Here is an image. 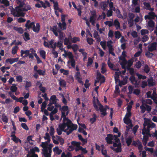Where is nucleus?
<instances>
[{
	"instance_id": "b1692460",
	"label": "nucleus",
	"mask_w": 157,
	"mask_h": 157,
	"mask_svg": "<svg viewBox=\"0 0 157 157\" xmlns=\"http://www.w3.org/2000/svg\"><path fill=\"white\" fill-rule=\"evenodd\" d=\"M17 85L15 84H12V86L10 87V90L12 92H15L17 90V87L16 86Z\"/></svg>"
},
{
	"instance_id": "412c9836",
	"label": "nucleus",
	"mask_w": 157,
	"mask_h": 157,
	"mask_svg": "<svg viewBox=\"0 0 157 157\" xmlns=\"http://www.w3.org/2000/svg\"><path fill=\"white\" fill-rule=\"evenodd\" d=\"M147 82L148 85L149 87L153 86L155 84V82H153V79L152 78L150 79H147Z\"/></svg>"
},
{
	"instance_id": "0e129e2a",
	"label": "nucleus",
	"mask_w": 157,
	"mask_h": 157,
	"mask_svg": "<svg viewBox=\"0 0 157 157\" xmlns=\"http://www.w3.org/2000/svg\"><path fill=\"white\" fill-rule=\"evenodd\" d=\"M21 126L25 130H28L29 129V128L27 125L25 123H22L21 124Z\"/></svg>"
},
{
	"instance_id": "49530a36",
	"label": "nucleus",
	"mask_w": 157,
	"mask_h": 157,
	"mask_svg": "<svg viewBox=\"0 0 157 157\" xmlns=\"http://www.w3.org/2000/svg\"><path fill=\"white\" fill-rule=\"evenodd\" d=\"M1 3L4 4L6 7L10 5V2L7 0H2Z\"/></svg>"
},
{
	"instance_id": "72a5a7b5",
	"label": "nucleus",
	"mask_w": 157,
	"mask_h": 157,
	"mask_svg": "<svg viewBox=\"0 0 157 157\" xmlns=\"http://www.w3.org/2000/svg\"><path fill=\"white\" fill-rule=\"evenodd\" d=\"M147 24L148 26L151 28H153L154 27L155 24L154 22L152 20L149 21Z\"/></svg>"
},
{
	"instance_id": "58836bf2",
	"label": "nucleus",
	"mask_w": 157,
	"mask_h": 157,
	"mask_svg": "<svg viewBox=\"0 0 157 157\" xmlns=\"http://www.w3.org/2000/svg\"><path fill=\"white\" fill-rule=\"evenodd\" d=\"M104 24L106 25H108L109 27H111L113 25V22L110 21H106L104 22Z\"/></svg>"
},
{
	"instance_id": "7c9ffc66",
	"label": "nucleus",
	"mask_w": 157,
	"mask_h": 157,
	"mask_svg": "<svg viewBox=\"0 0 157 157\" xmlns=\"http://www.w3.org/2000/svg\"><path fill=\"white\" fill-rule=\"evenodd\" d=\"M126 142L127 145L128 146H129L132 142V138L131 137L129 136L126 139Z\"/></svg>"
},
{
	"instance_id": "09e8293b",
	"label": "nucleus",
	"mask_w": 157,
	"mask_h": 157,
	"mask_svg": "<svg viewBox=\"0 0 157 157\" xmlns=\"http://www.w3.org/2000/svg\"><path fill=\"white\" fill-rule=\"evenodd\" d=\"M17 48L18 47L17 46H15L12 48V54L15 55L17 53Z\"/></svg>"
},
{
	"instance_id": "f257e3e1",
	"label": "nucleus",
	"mask_w": 157,
	"mask_h": 157,
	"mask_svg": "<svg viewBox=\"0 0 157 157\" xmlns=\"http://www.w3.org/2000/svg\"><path fill=\"white\" fill-rule=\"evenodd\" d=\"M97 103L99 106L98 108V106L96 104V101H94L93 102V106L94 108L95 109L96 111H100L101 112V115L103 116H105L107 115L106 111L107 109H109V108L108 106L106 105L105 107L104 108L103 105H102L100 103L99 100L97 99Z\"/></svg>"
},
{
	"instance_id": "a211bd4d",
	"label": "nucleus",
	"mask_w": 157,
	"mask_h": 157,
	"mask_svg": "<svg viewBox=\"0 0 157 157\" xmlns=\"http://www.w3.org/2000/svg\"><path fill=\"white\" fill-rule=\"evenodd\" d=\"M57 25H58L59 29L62 31L63 30H65L66 29L67 25L65 23V25L63 24V23L59 22L57 23Z\"/></svg>"
},
{
	"instance_id": "603ef678",
	"label": "nucleus",
	"mask_w": 157,
	"mask_h": 157,
	"mask_svg": "<svg viewBox=\"0 0 157 157\" xmlns=\"http://www.w3.org/2000/svg\"><path fill=\"white\" fill-rule=\"evenodd\" d=\"M40 90L43 93H45L46 92V88L42 86V84L40 85V86L38 87Z\"/></svg>"
},
{
	"instance_id": "c756f323",
	"label": "nucleus",
	"mask_w": 157,
	"mask_h": 157,
	"mask_svg": "<svg viewBox=\"0 0 157 157\" xmlns=\"http://www.w3.org/2000/svg\"><path fill=\"white\" fill-rule=\"evenodd\" d=\"M123 121L124 123L127 125L132 123V121L130 118L124 117L123 119Z\"/></svg>"
},
{
	"instance_id": "3c124183",
	"label": "nucleus",
	"mask_w": 157,
	"mask_h": 157,
	"mask_svg": "<svg viewBox=\"0 0 157 157\" xmlns=\"http://www.w3.org/2000/svg\"><path fill=\"white\" fill-rule=\"evenodd\" d=\"M93 60L91 57H89L88 58V62L87 63V66H90L93 63Z\"/></svg>"
},
{
	"instance_id": "bf43d9fd",
	"label": "nucleus",
	"mask_w": 157,
	"mask_h": 157,
	"mask_svg": "<svg viewBox=\"0 0 157 157\" xmlns=\"http://www.w3.org/2000/svg\"><path fill=\"white\" fill-rule=\"evenodd\" d=\"M135 17V15L132 13H129L128 14V18L129 19L133 20Z\"/></svg>"
},
{
	"instance_id": "39448f33",
	"label": "nucleus",
	"mask_w": 157,
	"mask_h": 157,
	"mask_svg": "<svg viewBox=\"0 0 157 157\" xmlns=\"http://www.w3.org/2000/svg\"><path fill=\"white\" fill-rule=\"evenodd\" d=\"M121 135L120 132H119L118 133V135H116L113 136L111 134H108L107 136L105 138V140L106 141L107 143L108 144H113V142L112 140H114L118 138V137H120Z\"/></svg>"
},
{
	"instance_id": "774afa93",
	"label": "nucleus",
	"mask_w": 157,
	"mask_h": 157,
	"mask_svg": "<svg viewBox=\"0 0 157 157\" xmlns=\"http://www.w3.org/2000/svg\"><path fill=\"white\" fill-rule=\"evenodd\" d=\"M133 62V60L132 59L128 60V61H127L128 66L130 67L132 65Z\"/></svg>"
},
{
	"instance_id": "c85d7f7f",
	"label": "nucleus",
	"mask_w": 157,
	"mask_h": 157,
	"mask_svg": "<svg viewBox=\"0 0 157 157\" xmlns=\"http://www.w3.org/2000/svg\"><path fill=\"white\" fill-rule=\"evenodd\" d=\"M13 97V100H15L17 102H20V103H21L22 102V100L24 98L22 97H20L18 99L15 96H14Z\"/></svg>"
},
{
	"instance_id": "a878e982",
	"label": "nucleus",
	"mask_w": 157,
	"mask_h": 157,
	"mask_svg": "<svg viewBox=\"0 0 157 157\" xmlns=\"http://www.w3.org/2000/svg\"><path fill=\"white\" fill-rule=\"evenodd\" d=\"M1 119L3 122L6 123H7L8 122V119L7 116H6L4 113L2 114Z\"/></svg>"
},
{
	"instance_id": "4c0bfd02",
	"label": "nucleus",
	"mask_w": 157,
	"mask_h": 157,
	"mask_svg": "<svg viewBox=\"0 0 157 157\" xmlns=\"http://www.w3.org/2000/svg\"><path fill=\"white\" fill-rule=\"evenodd\" d=\"M140 109H141V112L142 113H145L146 110V106L145 105L144 103L142 104L140 106Z\"/></svg>"
},
{
	"instance_id": "5fc2aeb1",
	"label": "nucleus",
	"mask_w": 157,
	"mask_h": 157,
	"mask_svg": "<svg viewBox=\"0 0 157 157\" xmlns=\"http://www.w3.org/2000/svg\"><path fill=\"white\" fill-rule=\"evenodd\" d=\"M37 72L40 75H44L45 74V71L41 69H38Z\"/></svg>"
},
{
	"instance_id": "5701e85b",
	"label": "nucleus",
	"mask_w": 157,
	"mask_h": 157,
	"mask_svg": "<svg viewBox=\"0 0 157 157\" xmlns=\"http://www.w3.org/2000/svg\"><path fill=\"white\" fill-rule=\"evenodd\" d=\"M106 66V64L105 63L103 62L102 63L101 72L103 74H104L106 72V70L105 68Z\"/></svg>"
},
{
	"instance_id": "6e6552de",
	"label": "nucleus",
	"mask_w": 157,
	"mask_h": 157,
	"mask_svg": "<svg viewBox=\"0 0 157 157\" xmlns=\"http://www.w3.org/2000/svg\"><path fill=\"white\" fill-rule=\"evenodd\" d=\"M72 122L71 121L69 123H67V121H63L62 123L61 124H60L59 125V128L62 129H65L66 126L68 125H70L72 124Z\"/></svg>"
},
{
	"instance_id": "393cba45",
	"label": "nucleus",
	"mask_w": 157,
	"mask_h": 157,
	"mask_svg": "<svg viewBox=\"0 0 157 157\" xmlns=\"http://www.w3.org/2000/svg\"><path fill=\"white\" fill-rule=\"evenodd\" d=\"M142 103L143 104H148L149 105H152V101L151 100L149 99H147L145 100H142Z\"/></svg>"
},
{
	"instance_id": "1a4fd4ad",
	"label": "nucleus",
	"mask_w": 157,
	"mask_h": 157,
	"mask_svg": "<svg viewBox=\"0 0 157 157\" xmlns=\"http://www.w3.org/2000/svg\"><path fill=\"white\" fill-rule=\"evenodd\" d=\"M35 24V22H31L30 20H28L27 21L25 25V26L28 30H30L31 29H33V27Z\"/></svg>"
},
{
	"instance_id": "2eb2a0df",
	"label": "nucleus",
	"mask_w": 157,
	"mask_h": 157,
	"mask_svg": "<svg viewBox=\"0 0 157 157\" xmlns=\"http://www.w3.org/2000/svg\"><path fill=\"white\" fill-rule=\"evenodd\" d=\"M66 116L65 112H62L60 120H61L63 118V121H67V123H68L71 122V121L69 120L68 117H66Z\"/></svg>"
},
{
	"instance_id": "473e14b6",
	"label": "nucleus",
	"mask_w": 157,
	"mask_h": 157,
	"mask_svg": "<svg viewBox=\"0 0 157 157\" xmlns=\"http://www.w3.org/2000/svg\"><path fill=\"white\" fill-rule=\"evenodd\" d=\"M40 56L44 59L46 58V52L44 50H41L40 51Z\"/></svg>"
},
{
	"instance_id": "ea45409f",
	"label": "nucleus",
	"mask_w": 157,
	"mask_h": 157,
	"mask_svg": "<svg viewBox=\"0 0 157 157\" xmlns=\"http://www.w3.org/2000/svg\"><path fill=\"white\" fill-rule=\"evenodd\" d=\"M81 143L80 142H76L75 141H72L71 142L72 145L76 146V147L80 146Z\"/></svg>"
},
{
	"instance_id": "f8f14e48",
	"label": "nucleus",
	"mask_w": 157,
	"mask_h": 157,
	"mask_svg": "<svg viewBox=\"0 0 157 157\" xmlns=\"http://www.w3.org/2000/svg\"><path fill=\"white\" fill-rule=\"evenodd\" d=\"M19 58H8L6 60V63H9L10 64L18 61Z\"/></svg>"
},
{
	"instance_id": "dca6fc26",
	"label": "nucleus",
	"mask_w": 157,
	"mask_h": 157,
	"mask_svg": "<svg viewBox=\"0 0 157 157\" xmlns=\"http://www.w3.org/2000/svg\"><path fill=\"white\" fill-rule=\"evenodd\" d=\"M10 137H12L11 140L15 143L17 144L19 142L20 144L21 143V141L18 137H17L15 135H11Z\"/></svg>"
},
{
	"instance_id": "680f3d73",
	"label": "nucleus",
	"mask_w": 157,
	"mask_h": 157,
	"mask_svg": "<svg viewBox=\"0 0 157 157\" xmlns=\"http://www.w3.org/2000/svg\"><path fill=\"white\" fill-rule=\"evenodd\" d=\"M146 56L149 58H151L154 55V54L152 53H151L149 52H147L145 53Z\"/></svg>"
},
{
	"instance_id": "6ab92c4d",
	"label": "nucleus",
	"mask_w": 157,
	"mask_h": 157,
	"mask_svg": "<svg viewBox=\"0 0 157 157\" xmlns=\"http://www.w3.org/2000/svg\"><path fill=\"white\" fill-rule=\"evenodd\" d=\"M21 8V12L27 11L31 9V7L29 5H25Z\"/></svg>"
},
{
	"instance_id": "f3484780",
	"label": "nucleus",
	"mask_w": 157,
	"mask_h": 157,
	"mask_svg": "<svg viewBox=\"0 0 157 157\" xmlns=\"http://www.w3.org/2000/svg\"><path fill=\"white\" fill-rule=\"evenodd\" d=\"M113 24L116 29H120V24L117 19H116L114 20Z\"/></svg>"
},
{
	"instance_id": "c9c22d12",
	"label": "nucleus",
	"mask_w": 157,
	"mask_h": 157,
	"mask_svg": "<svg viewBox=\"0 0 157 157\" xmlns=\"http://www.w3.org/2000/svg\"><path fill=\"white\" fill-rule=\"evenodd\" d=\"M14 29L21 34H22L24 32V29L21 27H15Z\"/></svg>"
},
{
	"instance_id": "a18cd8bd",
	"label": "nucleus",
	"mask_w": 157,
	"mask_h": 157,
	"mask_svg": "<svg viewBox=\"0 0 157 157\" xmlns=\"http://www.w3.org/2000/svg\"><path fill=\"white\" fill-rule=\"evenodd\" d=\"M88 43L90 45H91L93 44L94 40L92 38H87L86 39Z\"/></svg>"
},
{
	"instance_id": "79ce46f5",
	"label": "nucleus",
	"mask_w": 157,
	"mask_h": 157,
	"mask_svg": "<svg viewBox=\"0 0 157 157\" xmlns=\"http://www.w3.org/2000/svg\"><path fill=\"white\" fill-rule=\"evenodd\" d=\"M107 64L108 67L112 70L115 71L116 70H114L113 69L114 65L111 63L109 59L108 60Z\"/></svg>"
},
{
	"instance_id": "de8ad7c7",
	"label": "nucleus",
	"mask_w": 157,
	"mask_h": 157,
	"mask_svg": "<svg viewBox=\"0 0 157 157\" xmlns=\"http://www.w3.org/2000/svg\"><path fill=\"white\" fill-rule=\"evenodd\" d=\"M97 74L96 79L100 81L102 75H101L99 71H97Z\"/></svg>"
},
{
	"instance_id": "4be33fe9",
	"label": "nucleus",
	"mask_w": 157,
	"mask_h": 157,
	"mask_svg": "<svg viewBox=\"0 0 157 157\" xmlns=\"http://www.w3.org/2000/svg\"><path fill=\"white\" fill-rule=\"evenodd\" d=\"M144 125V128L143 129L142 131V134L143 135H144L145 134H147V133H149L150 132V130H148V129H147L145 127L146 125H145V122H144V124H143Z\"/></svg>"
},
{
	"instance_id": "cd10ccee",
	"label": "nucleus",
	"mask_w": 157,
	"mask_h": 157,
	"mask_svg": "<svg viewBox=\"0 0 157 157\" xmlns=\"http://www.w3.org/2000/svg\"><path fill=\"white\" fill-rule=\"evenodd\" d=\"M59 84L60 86L63 87H64L66 86V82L63 79H61L59 80Z\"/></svg>"
},
{
	"instance_id": "0eeeda50",
	"label": "nucleus",
	"mask_w": 157,
	"mask_h": 157,
	"mask_svg": "<svg viewBox=\"0 0 157 157\" xmlns=\"http://www.w3.org/2000/svg\"><path fill=\"white\" fill-rule=\"evenodd\" d=\"M157 47V42H155L151 43L148 46V50L149 52H152L156 50Z\"/></svg>"
},
{
	"instance_id": "9d476101",
	"label": "nucleus",
	"mask_w": 157,
	"mask_h": 157,
	"mask_svg": "<svg viewBox=\"0 0 157 157\" xmlns=\"http://www.w3.org/2000/svg\"><path fill=\"white\" fill-rule=\"evenodd\" d=\"M129 79L132 84L135 85L136 86H138L139 85V82H138V81L136 79L134 75H131Z\"/></svg>"
},
{
	"instance_id": "423d86ee",
	"label": "nucleus",
	"mask_w": 157,
	"mask_h": 157,
	"mask_svg": "<svg viewBox=\"0 0 157 157\" xmlns=\"http://www.w3.org/2000/svg\"><path fill=\"white\" fill-rule=\"evenodd\" d=\"M91 16L90 17L89 21L91 23L92 25H94L95 21L96 20L97 15L96 11H91Z\"/></svg>"
},
{
	"instance_id": "2f4dec72",
	"label": "nucleus",
	"mask_w": 157,
	"mask_h": 157,
	"mask_svg": "<svg viewBox=\"0 0 157 157\" xmlns=\"http://www.w3.org/2000/svg\"><path fill=\"white\" fill-rule=\"evenodd\" d=\"M45 150L47 151V153L48 155V156L50 155V156L51 157V153L52 152L51 147H49L47 149L45 148V149H44V151H43V152L45 153Z\"/></svg>"
},
{
	"instance_id": "bb28decb",
	"label": "nucleus",
	"mask_w": 157,
	"mask_h": 157,
	"mask_svg": "<svg viewBox=\"0 0 157 157\" xmlns=\"http://www.w3.org/2000/svg\"><path fill=\"white\" fill-rule=\"evenodd\" d=\"M29 34L25 32L24 33V39L26 41H27L29 40L30 39L29 37Z\"/></svg>"
},
{
	"instance_id": "aec40b11",
	"label": "nucleus",
	"mask_w": 157,
	"mask_h": 157,
	"mask_svg": "<svg viewBox=\"0 0 157 157\" xmlns=\"http://www.w3.org/2000/svg\"><path fill=\"white\" fill-rule=\"evenodd\" d=\"M149 137L147 136L144 135L143 136L142 142H143V144L144 146H146Z\"/></svg>"
},
{
	"instance_id": "a19ab883",
	"label": "nucleus",
	"mask_w": 157,
	"mask_h": 157,
	"mask_svg": "<svg viewBox=\"0 0 157 157\" xmlns=\"http://www.w3.org/2000/svg\"><path fill=\"white\" fill-rule=\"evenodd\" d=\"M110 148L112 149L114 151H115L116 152L118 153L120 152L121 151V146H119V147H118L117 148H116L114 149L113 147H111Z\"/></svg>"
},
{
	"instance_id": "4468645a",
	"label": "nucleus",
	"mask_w": 157,
	"mask_h": 157,
	"mask_svg": "<svg viewBox=\"0 0 157 157\" xmlns=\"http://www.w3.org/2000/svg\"><path fill=\"white\" fill-rule=\"evenodd\" d=\"M40 25L39 23H37L36 24V26H35V24L34 25L32 29L33 32L36 33H38L40 31Z\"/></svg>"
},
{
	"instance_id": "9b49d317",
	"label": "nucleus",
	"mask_w": 157,
	"mask_h": 157,
	"mask_svg": "<svg viewBox=\"0 0 157 157\" xmlns=\"http://www.w3.org/2000/svg\"><path fill=\"white\" fill-rule=\"evenodd\" d=\"M29 50H21V56L23 58H25L29 55Z\"/></svg>"
},
{
	"instance_id": "4d7b16f0",
	"label": "nucleus",
	"mask_w": 157,
	"mask_h": 157,
	"mask_svg": "<svg viewBox=\"0 0 157 157\" xmlns=\"http://www.w3.org/2000/svg\"><path fill=\"white\" fill-rule=\"evenodd\" d=\"M50 100L52 101H57V100H58V99L57 98L56 96L55 95H53L51 97Z\"/></svg>"
},
{
	"instance_id": "7ed1b4c3",
	"label": "nucleus",
	"mask_w": 157,
	"mask_h": 157,
	"mask_svg": "<svg viewBox=\"0 0 157 157\" xmlns=\"http://www.w3.org/2000/svg\"><path fill=\"white\" fill-rule=\"evenodd\" d=\"M63 56L65 57L68 56L69 59V60L67 61V64H70L71 67L73 68H75V60L74 59V56L72 53L71 52H67V53L63 54Z\"/></svg>"
},
{
	"instance_id": "e433bc0d",
	"label": "nucleus",
	"mask_w": 157,
	"mask_h": 157,
	"mask_svg": "<svg viewBox=\"0 0 157 157\" xmlns=\"http://www.w3.org/2000/svg\"><path fill=\"white\" fill-rule=\"evenodd\" d=\"M64 44L65 45H67L69 44H71L69 38L65 37L63 40Z\"/></svg>"
},
{
	"instance_id": "864d4df0",
	"label": "nucleus",
	"mask_w": 157,
	"mask_h": 157,
	"mask_svg": "<svg viewBox=\"0 0 157 157\" xmlns=\"http://www.w3.org/2000/svg\"><path fill=\"white\" fill-rule=\"evenodd\" d=\"M109 53L111 54L112 56H114L115 54L113 52L114 49L113 47L108 48Z\"/></svg>"
},
{
	"instance_id": "69168bd1",
	"label": "nucleus",
	"mask_w": 157,
	"mask_h": 157,
	"mask_svg": "<svg viewBox=\"0 0 157 157\" xmlns=\"http://www.w3.org/2000/svg\"><path fill=\"white\" fill-rule=\"evenodd\" d=\"M115 75V80L116 82H117L118 80H119V72H116Z\"/></svg>"
},
{
	"instance_id": "f03ea898",
	"label": "nucleus",
	"mask_w": 157,
	"mask_h": 157,
	"mask_svg": "<svg viewBox=\"0 0 157 157\" xmlns=\"http://www.w3.org/2000/svg\"><path fill=\"white\" fill-rule=\"evenodd\" d=\"M21 5H18L15 7V9H13L11 10V13L15 17H24L25 13L21 12V8L23 7Z\"/></svg>"
},
{
	"instance_id": "13d9d810",
	"label": "nucleus",
	"mask_w": 157,
	"mask_h": 157,
	"mask_svg": "<svg viewBox=\"0 0 157 157\" xmlns=\"http://www.w3.org/2000/svg\"><path fill=\"white\" fill-rule=\"evenodd\" d=\"M127 64V61L124 62H122L120 63V64L121 66V67L122 69H125L126 67L125 66Z\"/></svg>"
},
{
	"instance_id": "6e6d98bb",
	"label": "nucleus",
	"mask_w": 157,
	"mask_h": 157,
	"mask_svg": "<svg viewBox=\"0 0 157 157\" xmlns=\"http://www.w3.org/2000/svg\"><path fill=\"white\" fill-rule=\"evenodd\" d=\"M127 69L129 71V73L131 75H134V70L133 68L128 67L127 68Z\"/></svg>"
},
{
	"instance_id": "052dcab7",
	"label": "nucleus",
	"mask_w": 157,
	"mask_h": 157,
	"mask_svg": "<svg viewBox=\"0 0 157 157\" xmlns=\"http://www.w3.org/2000/svg\"><path fill=\"white\" fill-rule=\"evenodd\" d=\"M80 39L78 37H74L72 39V42L73 43H75L77 41H79Z\"/></svg>"
},
{
	"instance_id": "37998d69",
	"label": "nucleus",
	"mask_w": 157,
	"mask_h": 157,
	"mask_svg": "<svg viewBox=\"0 0 157 157\" xmlns=\"http://www.w3.org/2000/svg\"><path fill=\"white\" fill-rule=\"evenodd\" d=\"M115 37L117 39H119L121 36V34L120 31H117L115 33Z\"/></svg>"
},
{
	"instance_id": "20e7f679",
	"label": "nucleus",
	"mask_w": 157,
	"mask_h": 157,
	"mask_svg": "<svg viewBox=\"0 0 157 157\" xmlns=\"http://www.w3.org/2000/svg\"><path fill=\"white\" fill-rule=\"evenodd\" d=\"M51 30L53 32L54 35L56 36H58V33H59V38L60 40L63 41L64 39V34L61 30L58 29L57 25H54L51 28Z\"/></svg>"
},
{
	"instance_id": "ddd939ff",
	"label": "nucleus",
	"mask_w": 157,
	"mask_h": 157,
	"mask_svg": "<svg viewBox=\"0 0 157 157\" xmlns=\"http://www.w3.org/2000/svg\"><path fill=\"white\" fill-rule=\"evenodd\" d=\"M58 112V109L56 108H55L49 114L50 120L51 121H53L55 120L53 115L55 114Z\"/></svg>"
},
{
	"instance_id": "c03bdc74",
	"label": "nucleus",
	"mask_w": 157,
	"mask_h": 157,
	"mask_svg": "<svg viewBox=\"0 0 157 157\" xmlns=\"http://www.w3.org/2000/svg\"><path fill=\"white\" fill-rule=\"evenodd\" d=\"M22 0H16L17 4L18 5H21L22 6L25 5L24 2V0L22 1Z\"/></svg>"
},
{
	"instance_id": "f704fd0d",
	"label": "nucleus",
	"mask_w": 157,
	"mask_h": 157,
	"mask_svg": "<svg viewBox=\"0 0 157 157\" xmlns=\"http://www.w3.org/2000/svg\"><path fill=\"white\" fill-rule=\"evenodd\" d=\"M48 145L47 144V142H42L40 146L42 147L43 148L42 149L43 152L44 151V149L45 148H47L48 147L47 146Z\"/></svg>"
},
{
	"instance_id": "e2e57ef3",
	"label": "nucleus",
	"mask_w": 157,
	"mask_h": 157,
	"mask_svg": "<svg viewBox=\"0 0 157 157\" xmlns=\"http://www.w3.org/2000/svg\"><path fill=\"white\" fill-rule=\"evenodd\" d=\"M147 85V84L146 81H143L142 82L141 87L142 88H144Z\"/></svg>"
},
{
	"instance_id": "8fccbe9b",
	"label": "nucleus",
	"mask_w": 157,
	"mask_h": 157,
	"mask_svg": "<svg viewBox=\"0 0 157 157\" xmlns=\"http://www.w3.org/2000/svg\"><path fill=\"white\" fill-rule=\"evenodd\" d=\"M46 105L47 103L46 101H44L42 103L41 105V109L42 112H43V110L45 109V108H46Z\"/></svg>"
},
{
	"instance_id": "338daca9",
	"label": "nucleus",
	"mask_w": 157,
	"mask_h": 157,
	"mask_svg": "<svg viewBox=\"0 0 157 157\" xmlns=\"http://www.w3.org/2000/svg\"><path fill=\"white\" fill-rule=\"evenodd\" d=\"M141 66L142 64L140 61H138L135 65L137 69L140 68L141 67Z\"/></svg>"
}]
</instances>
